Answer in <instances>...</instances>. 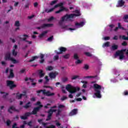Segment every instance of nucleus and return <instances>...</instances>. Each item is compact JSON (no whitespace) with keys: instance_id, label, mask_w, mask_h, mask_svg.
I'll return each mask as SVG.
<instances>
[{"instance_id":"nucleus-16","label":"nucleus","mask_w":128,"mask_h":128,"mask_svg":"<svg viewBox=\"0 0 128 128\" xmlns=\"http://www.w3.org/2000/svg\"><path fill=\"white\" fill-rule=\"evenodd\" d=\"M12 56V54H10V52H7L5 55V58L6 60H10L12 58L10 56Z\"/></svg>"},{"instance_id":"nucleus-46","label":"nucleus","mask_w":128,"mask_h":128,"mask_svg":"<svg viewBox=\"0 0 128 128\" xmlns=\"http://www.w3.org/2000/svg\"><path fill=\"white\" fill-rule=\"evenodd\" d=\"M74 60H78V54H74Z\"/></svg>"},{"instance_id":"nucleus-52","label":"nucleus","mask_w":128,"mask_h":128,"mask_svg":"<svg viewBox=\"0 0 128 128\" xmlns=\"http://www.w3.org/2000/svg\"><path fill=\"white\" fill-rule=\"evenodd\" d=\"M32 122L30 121V122H29L27 124H28V126H30V128H32Z\"/></svg>"},{"instance_id":"nucleus-56","label":"nucleus","mask_w":128,"mask_h":128,"mask_svg":"<svg viewBox=\"0 0 128 128\" xmlns=\"http://www.w3.org/2000/svg\"><path fill=\"white\" fill-rule=\"evenodd\" d=\"M26 72V69H23V70H21L19 73L20 74H24V72Z\"/></svg>"},{"instance_id":"nucleus-58","label":"nucleus","mask_w":128,"mask_h":128,"mask_svg":"<svg viewBox=\"0 0 128 128\" xmlns=\"http://www.w3.org/2000/svg\"><path fill=\"white\" fill-rule=\"evenodd\" d=\"M112 40H118V38L117 36H114V37L112 38Z\"/></svg>"},{"instance_id":"nucleus-14","label":"nucleus","mask_w":128,"mask_h":128,"mask_svg":"<svg viewBox=\"0 0 128 128\" xmlns=\"http://www.w3.org/2000/svg\"><path fill=\"white\" fill-rule=\"evenodd\" d=\"M12 110H13V112H18L20 110L18 109H16V107L14 106H11L10 107V108L8 109V112H10V114H12Z\"/></svg>"},{"instance_id":"nucleus-20","label":"nucleus","mask_w":128,"mask_h":128,"mask_svg":"<svg viewBox=\"0 0 128 128\" xmlns=\"http://www.w3.org/2000/svg\"><path fill=\"white\" fill-rule=\"evenodd\" d=\"M84 22H81L80 23L78 22H76L75 24V26H84Z\"/></svg>"},{"instance_id":"nucleus-28","label":"nucleus","mask_w":128,"mask_h":128,"mask_svg":"<svg viewBox=\"0 0 128 128\" xmlns=\"http://www.w3.org/2000/svg\"><path fill=\"white\" fill-rule=\"evenodd\" d=\"M124 2L122 0H120L118 1V5L120 6H124Z\"/></svg>"},{"instance_id":"nucleus-24","label":"nucleus","mask_w":128,"mask_h":128,"mask_svg":"<svg viewBox=\"0 0 128 128\" xmlns=\"http://www.w3.org/2000/svg\"><path fill=\"white\" fill-rule=\"evenodd\" d=\"M118 48V46L116 44L112 45L111 48L112 50H116Z\"/></svg>"},{"instance_id":"nucleus-17","label":"nucleus","mask_w":128,"mask_h":128,"mask_svg":"<svg viewBox=\"0 0 128 128\" xmlns=\"http://www.w3.org/2000/svg\"><path fill=\"white\" fill-rule=\"evenodd\" d=\"M42 124L44 126V128H56V126H54V125L51 124L50 126H48V123H44V122H42Z\"/></svg>"},{"instance_id":"nucleus-12","label":"nucleus","mask_w":128,"mask_h":128,"mask_svg":"<svg viewBox=\"0 0 128 128\" xmlns=\"http://www.w3.org/2000/svg\"><path fill=\"white\" fill-rule=\"evenodd\" d=\"M48 118L46 119V122H48V120H52V116L54 114L52 113V109H50L48 112Z\"/></svg>"},{"instance_id":"nucleus-31","label":"nucleus","mask_w":128,"mask_h":128,"mask_svg":"<svg viewBox=\"0 0 128 128\" xmlns=\"http://www.w3.org/2000/svg\"><path fill=\"white\" fill-rule=\"evenodd\" d=\"M70 54H68L65 55H64L62 56V58H66V60H68V58H70Z\"/></svg>"},{"instance_id":"nucleus-38","label":"nucleus","mask_w":128,"mask_h":128,"mask_svg":"<svg viewBox=\"0 0 128 128\" xmlns=\"http://www.w3.org/2000/svg\"><path fill=\"white\" fill-rule=\"evenodd\" d=\"M118 28H120V30H124V28L122 26V25L120 24V23H118Z\"/></svg>"},{"instance_id":"nucleus-51","label":"nucleus","mask_w":128,"mask_h":128,"mask_svg":"<svg viewBox=\"0 0 128 128\" xmlns=\"http://www.w3.org/2000/svg\"><path fill=\"white\" fill-rule=\"evenodd\" d=\"M68 78L66 77L62 78V82H68Z\"/></svg>"},{"instance_id":"nucleus-50","label":"nucleus","mask_w":128,"mask_h":128,"mask_svg":"<svg viewBox=\"0 0 128 128\" xmlns=\"http://www.w3.org/2000/svg\"><path fill=\"white\" fill-rule=\"evenodd\" d=\"M75 62L76 64H82V60L78 59Z\"/></svg>"},{"instance_id":"nucleus-25","label":"nucleus","mask_w":128,"mask_h":128,"mask_svg":"<svg viewBox=\"0 0 128 128\" xmlns=\"http://www.w3.org/2000/svg\"><path fill=\"white\" fill-rule=\"evenodd\" d=\"M62 112V109H58L57 110V112L56 113V116L58 118V116H60Z\"/></svg>"},{"instance_id":"nucleus-61","label":"nucleus","mask_w":128,"mask_h":128,"mask_svg":"<svg viewBox=\"0 0 128 128\" xmlns=\"http://www.w3.org/2000/svg\"><path fill=\"white\" fill-rule=\"evenodd\" d=\"M33 18H34V15H32L31 16H28V18L29 20H32Z\"/></svg>"},{"instance_id":"nucleus-54","label":"nucleus","mask_w":128,"mask_h":128,"mask_svg":"<svg viewBox=\"0 0 128 128\" xmlns=\"http://www.w3.org/2000/svg\"><path fill=\"white\" fill-rule=\"evenodd\" d=\"M62 28L63 30H68V26L66 25H64L62 26Z\"/></svg>"},{"instance_id":"nucleus-6","label":"nucleus","mask_w":128,"mask_h":128,"mask_svg":"<svg viewBox=\"0 0 128 128\" xmlns=\"http://www.w3.org/2000/svg\"><path fill=\"white\" fill-rule=\"evenodd\" d=\"M40 92H42L44 95L46 96H54V93H51L50 91H47L46 90H40L36 91V94H40Z\"/></svg>"},{"instance_id":"nucleus-30","label":"nucleus","mask_w":128,"mask_h":128,"mask_svg":"<svg viewBox=\"0 0 128 128\" xmlns=\"http://www.w3.org/2000/svg\"><path fill=\"white\" fill-rule=\"evenodd\" d=\"M12 54L14 56H18V52H16V50H14V49H12Z\"/></svg>"},{"instance_id":"nucleus-59","label":"nucleus","mask_w":128,"mask_h":128,"mask_svg":"<svg viewBox=\"0 0 128 128\" xmlns=\"http://www.w3.org/2000/svg\"><path fill=\"white\" fill-rule=\"evenodd\" d=\"M123 94L124 96H128V90L124 91Z\"/></svg>"},{"instance_id":"nucleus-35","label":"nucleus","mask_w":128,"mask_h":128,"mask_svg":"<svg viewBox=\"0 0 128 128\" xmlns=\"http://www.w3.org/2000/svg\"><path fill=\"white\" fill-rule=\"evenodd\" d=\"M58 58H60V56L58 55L54 56L53 57L54 60H58Z\"/></svg>"},{"instance_id":"nucleus-15","label":"nucleus","mask_w":128,"mask_h":128,"mask_svg":"<svg viewBox=\"0 0 128 128\" xmlns=\"http://www.w3.org/2000/svg\"><path fill=\"white\" fill-rule=\"evenodd\" d=\"M78 114V109L74 108L73 109L69 114V116H76Z\"/></svg>"},{"instance_id":"nucleus-44","label":"nucleus","mask_w":128,"mask_h":128,"mask_svg":"<svg viewBox=\"0 0 128 128\" xmlns=\"http://www.w3.org/2000/svg\"><path fill=\"white\" fill-rule=\"evenodd\" d=\"M57 2H58V0H53L51 2L50 4V6H54V4H56Z\"/></svg>"},{"instance_id":"nucleus-41","label":"nucleus","mask_w":128,"mask_h":128,"mask_svg":"<svg viewBox=\"0 0 128 128\" xmlns=\"http://www.w3.org/2000/svg\"><path fill=\"white\" fill-rule=\"evenodd\" d=\"M66 108V106L64 105H62V104H60L58 106V109L60 110V108Z\"/></svg>"},{"instance_id":"nucleus-62","label":"nucleus","mask_w":128,"mask_h":128,"mask_svg":"<svg viewBox=\"0 0 128 128\" xmlns=\"http://www.w3.org/2000/svg\"><path fill=\"white\" fill-rule=\"evenodd\" d=\"M81 82L82 84H88V82L84 81V80H82Z\"/></svg>"},{"instance_id":"nucleus-3","label":"nucleus","mask_w":128,"mask_h":128,"mask_svg":"<svg viewBox=\"0 0 128 128\" xmlns=\"http://www.w3.org/2000/svg\"><path fill=\"white\" fill-rule=\"evenodd\" d=\"M94 88L96 92L94 93V96L98 98H102V94H100V90H102V86L97 84H94Z\"/></svg>"},{"instance_id":"nucleus-23","label":"nucleus","mask_w":128,"mask_h":128,"mask_svg":"<svg viewBox=\"0 0 128 128\" xmlns=\"http://www.w3.org/2000/svg\"><path fill=\"white\" fill-rule=\"evenodd\" d=\"M22 94H20L19 92L16 94V98H17V100H22Z\"/></svg>"},{"instance_id":"nucleus-45","label":"nucleus","mask_w":128,"mask_h":128,"mask_svg":"<svg viewBox=\"0 0 128 128\" xmlns=\"http://www.w3.org/2000/svg\"><path fill=\"white\" fill-rule=\"evenodd\" d=\"M96 78V76H87L84 77V78Z\"/></svg>"},{"instance_id":"nucleus-22","label":"nucleus","mask_w":128,"mask_h":128,"mask_svg":"<svg viewBox=\"0 0 128 128\" xmlns=\"http://www.w3.org/2000/svg\"><path fill=\"white\" fill-rule=\"evenodd\" d=\"M30 106H32L30 102H28L27 104H26L25 106H23V108H26V110H27V108H30Z\"/></svg>"},{"instance_id":"nucleus-11","label":"nucleus","mask_w":128,"mask_h":128,"mask_svg":"<svg viewBox=\"0 0 128 128\" xmlns=\"http://www.w3.org/2000/svg\"><path fill=\"white\" fill-rule=\"evenodd\" d=\"M68 49H66V48L64 47L61 46L59 48L60 52H58L56 51V54H62V52H66V51Z\"/></svg>"},{"instance_id":"nucleus-34","label":"nucleus","mask_w":128,"mask_h":128,"mask_svg":"<svg viewBox=\"0 0 128 128\" xmlns=\"http://www.w3.org/2000/svg\"><path fill=\"white\" fill-rule=\"evenodd\" d=\"M36 58H38L37 56H34L32 57V58L28 61V62H34V60H36Z\"/></svg>"},{"instance_id":"nucleus-42","label":"nucleus","mask_w":128,"mask_h":128,"mask_svg":"<svg viewBox=\"0 0 128 128\" xmlns=\"http://www.w3.org/2000/svg\"><path fill=\"white\" fill-rule=\"evenodd\" d=\"M14 26H18V27L20 26V21H18V20L16 21L15 22Z\"/></svg>"},{"instance_id":"nucleus-53","label":"nucleus","mask_w":128,"mask_h":128,"mask_svg":"<svg viewBox=\"0 0 128 128\" xmlns=\"http://www.w3.org/2000/svg\"><path fill=\"white\" fill-rule=\"evenodd\" d=\"M68 99V97L65 96H63L62 98H61V100H62V102H64V100H67Z\"/></svg>"},{"instance_id":"nucleus-47","label":"nucleus","mask_w":128,"mask_h":128,"mask_svg":"<svg viewBox=\"0 0 128 128\" xmlns=\"http://www.w3.org/2000/svg\"><path fill=\"white\" fill-rule=\"evenodd\" d=\"M12 128H18V124L16 123H14L12 126Z\"/></svg>"},{"instance_id":"nucleus-19","label":"nucleus","mask_w":128,"mask_h":128,"mask_svg":"<svg viewBox=\"0 0 128 128\" xmlns=\"http://www.w3.org/2000/svg\"><path fill=\"white\" fill-rule=\"evenodd\" d=\"M40 64H44V54H40Z\"/></svg>"},{"instance_id":"nucleus-48","label":"nucleus","mask_w":128,"mask_h":128,"mask_svg":"<svg viewBox=\"0 0 128 128\" xmlns=\"http://www.w3.org/2000/svg\"><path fill=\"white\" fill-rule=\"evenodd\" d=\"M84 54L87 56H92V54H90V52H85Z\"/></svg>"},{"instance_id":"nucleus-9","label":"nucleus","mask_w":128,"mask_h":128,"mask_svg":"<svg viewBox=\"0 0 128 128\" xmlns=\"http://www.w3.org/2000/svg\"><path fill=\"white\" fill-rule=\"evenodd\" d=\"M54 24H44L40 27H37V30H40V28H52Z\"/></svg>"},{"instance_id":"nucleus-63","label":"nucleus","mask_w":128,"mask_h":128,"mask_svg":"<svg viewBox=\"0 0 128 128\" xmlns=\"http://www.w3.org/2000/svg\"><path fill=\"white\" fill-rule=\"evenodd\" d=\"M48 106H50V104H46V106H44V108H48Z\"/></svg>"},{"instance_id":"nucleus-37","label":"nucleus","mask_w":128,"mask_h":128,"mask_svg":"<svg viewBox=\"0 0 128 128\" xmlns=\"http://www.w3.org/2000/svg\"><path fill=\"white\" fill-rule=\"evenodd\" d=\"M80 78V76H74L72 77L71 80H76V78Z\"/></svg>"},{"instance_id":"nucleus-40","label":"nucleus","mask_w":128,"mask_h":128,"mask_svg":"<svg viewBox=\"0 0 128 128\" xmlns=\"http://www.w3.org/2000/svg\"><path fill=\"white\" fill-rule=\"evenodd\" d=\"M84 70H88V68H90V66H88V64H85L84 65Z\"/></svg>"},{"instance_id":"nucleus-29","label":"nucleus","mask_w":128,"mask_h":128,"mask_svg":"<svg viewBox=\"0 0 128 128\" xmlns=\"http://www.w3.org/2000/svg\"><path fill=\"white\" fill-rule=\"evenodd\" d=\"M14 70H10V74L9 78H14Z\"/></svg>"},{"instance_id":"nucleus-10","label":"nucleus","mask_w":128,"mask_h":128,"mask_svg":"<svg viewBox=\"0 0 128 128\" xmlns=\"http://www.w3.org/2000/svg\"><path fill=\"white\" fill-rule=\"evenodd\" d=\"M32 114H33V112L32 111V112H26L24 114V116H20V118H21V120H27L28 119V116H32Z\"/></svg>"},{"instance_id":"nucleus-33","label":"nucleus","mask_w":128,"mask_h":128,"mask_svg":"<svg viewBox=\"0 0 128 128\" xmlns=\"http://www.w3.org/2000/svg\"><path fill=\"white\" fill-rule=\"evenodd\" d=\"M54 70V67H52V66H48L46 68V70Z\"/></svg>"},{"instance_id":"nucleus-55","label":"nucleus","mask_w":128,"mask_h":128,"mask_svg":"<svg viewBox=\"0 0 128 128\" xmlns=\"http://www.w3.org/2000/svg\"><path fill=\"white\" fill-rule=\"evenodd\" d=\"M122 46H128V42H126V41H124L122 44Z\"/></svg>"},{"instance_id":"nucleus-39","label":"nucleus","mask_w":128,"mask_h":128,"mask_svg":"<svg viewBox=\"0 0 128 128\" xmlns=\"http://www.w3.org/2000/svg\"><path fill=\"white\" fill-rule=\"evenodd\" d=\"M10 60H12L13 64H18V62L16 60V59L14 58H12Z\"/></svg>"},{"instance_id":"nucleus-64","label":"nucleus","mask_w":128,"mask_h":128,"mask_svg":"<svg viewBox=\"0 0 128 128\" xmlns=\"http://www.w3.org/2000/svg\"><path fill=\"white\" fill-rule=\"evenodd\" d=\"M16 48H18V45L15 44V45L13 46V50H16Z\"/></svg>"},{"instance_id":"nucleus-1","label":"nucleus","mask_w":128,"mask_h":128,"mask_svg":"<svg viewBox=\"0 0 128 128\" xmlns=\"http://www.w3.org/2000/svg\"><path fill=\"white\" fill-rule=\"evenodd\" d=\"M56 8H60V10H59L58 11L56 12V14H60V12H68V8H66L64 7V3L60 2L54 6V8H52L50 9L47 12H53V10Z\"/></svg>"},{"instance_id":"nucleus-27","label":"nucleus","mask_w":128,"mask_h":128,"mask_svg":"<svg viewBox=\"0 0 128 128\" xmlns=\"http://www.w3.org/2000/svg\"><path fill=\"white\" fill-rule=\"evenodd\" d=\"M108 46H110V42H107L105 43H104L102 45V47L103 48H108Z\"/></svg>"},{"instance_id":"nucleus-60","label":"nucleus","mask_w":128,"mask_h":128,"mask_svg":"<svg viewBox=\"0 0 128 128\" xmlns=\"http://www.w3.org/2000/svg\"><path fill=\"white\" fill-rule=\"evenodd\" d=\"M22 94V96H26V92L24 91Z\"/></svg>"},{"instance_id":"nucleus-7","label":"nucleus","mask_w":128,"mask_h":128,"mask_svg":"<svg viewBox=\"0 0 128 128\" xmlns=\"http://www.w3.org/2000/svg\"><path fill=\"white\" fill-rule=\"evenodd\" d=\"M6 86L10 88V90H14V88H16V86L14 84V82L10 80H8L6 81Z\"/></svg>"},{"instance_id":"nucleus-18","label":"nucleus","mask_w":128,"mask_h":128,"mask_svg":"<svg viewBox=\"0 0 128 128\" xmlns=\"http://www.w3.org/2000/svg\"><path fill=\"white\" fill-rule=\"evenodd\" d=\"M38 76L40 78H44V70H38Z\"/></svg>"},{"instance_id":"nucleus-43","label":"nucleus","mask_w":128,"mask_h":128,"mask_svg":"<svg viewBox=\"0 0 128 128\" xmlns=\"http://www.w3.org/2000/svg\"><path fill=\"white\" fill-rule=\"evenodd\" d=\"M6 124L8 126H10V124H12V122H10V120H7L6 122Z\"/></svg>"},{"instance_id":"nucleus-26","label":"nucleus","mask_w":128,"mask_h":128,"mask_svg":"<svg viewBox=\"0 0 128 128\" xmlns=\"http://www.w3.org/2000/svg\"><path fill=\"white\" fill-rule=\"evenodd\" d=\"M128 14L124 15L123 17V20L124 22H128Z\"/></svg>"},{"instance_id":"nucleus-4","label":"nucleus","mask_w":128,"mask_h":128,"mask_svg":"<svg viewBox=\"0 0 128 128\" xmlns=\"http://www.w3.org/2000/svg\"><path fill=\"white\" fill-rule=\"evenodd\" d=\"M66 90L68 92H69L70 94H74L77 90H80V88H76L72 86L70 84H68L66 86Z\"/></svg>"},{"instance_id":"nucleus-5","label":"nucleus","mask_w":128,"mask_h":128,"mask_svg":"<svg viewBox=\"0 0 128 128\" xmlns=\"http://www.w3.org/2000/svg\"><path fill=\"white\" fill-rule=\"evenodd\" d=\"M36 106H38L34 108L32 112H33L34 115H36V116H38V115L36 114L38 112H40V108H42L44 106L42 105V102H40V101L37 102Z\"/></svg>"},{"instance_id":"nucleus-13","label":"nucleus","mask_w":128,"mask_h":128,"mask_svg":"<svg viewBox=\"0 0 128 128\" xmlns=\"http://www.w3.org/2000/svg\"><path fill=\"white\" fill-rule=\"evenodd\" d=\"M58 74V72H51L49 74V76L50 78H56Z\"/></svg>"},{"instance_id":"nucleus-8","label":"nucleus","mask_w":128,"mask_h":128,"mask_svg":"<svg viewBox=\"0 0 128 128\" xmlns=\"http://www.w3.org/2000/svg\"><path fill=\"white\" fill-rule=\"evenodd\" d=\"M126 50L124 49L121 50L117 51L115 56H119L120 60H123L124 58V52H126Z\"/></svg>"},{"instance_id":"nucleus-36","label":"nucleus","mask_w":128,"mask_h":128,"mask_svg":"<svg viewBox=\"0 0 128 128\" xmlns=\"http://www.w3.org/2000/svg\"><path fill=\"white\" fill-rule=\"evenodd\" d=\"M54 40V36H50L47 39L48 42H52V40Z\"/></svg>"},{"instance_id":"nucleus-57","label":"nucleus","mask_w":128,"mask_h":128,"mask_svg":"<svg viewBox=\"0 0 128 128\" xmlns=\"http://www.w3.org/2000/svg\"><path fill=\"white\" fill-rule=\"evenodd\" d=\"M110 39V36H105L104 37V40H108Z\"/></svg>"},{"instance_id":"nucleus-2","label":"nucleus","mask_w":128,"mask_h":128,"mask_svg":"<svg viewBox=\"0 0 128 128\" xmlns=\"http://www.w3.org/2000/svg\"><path fill=\"white\" fill-rule=\"evenodd\" d=\"M75 12L76 14H66V16L62 17V22H64V20H68L70 18H74V16H80V13L78 10H76Z\"/></svg>"},{"instance_id":"nucleus-49","label":"nucleus","mask_w":128,"mask_h":128,"mask_svg":"<svg viewBox=\"0 0 128 128\" xmlns=\"http://www.w3.org/2000/svg\"><path fill=\"white\" fill-rule=\"evenodd\" d=\"M54 20V16H51L48 20V22H52V20Z\"/></svg>"},{"instance_id":"nucleus-21","label":"nucleus","mask_w":128,"mask_h":128,"mask_svg":"<svg viewBox=\"0 0 128 128\" xmlns=\"http://www.w3.org/2000/svg\"><path fill=\"white\" fill-rule=\"evenodd\" d=\"M46 34H48V31H44L41 34H40L38 36L40 38H44V36Z\"/></svg>"},{"instance_id":"nucleus-32","label":"nucleus","mask_w":128,"mask_h":128,"mask_svg":"<svg viewBox=\"0 0 128 128\" xmlns=\"http://www.w3.org/2000/svg\"><path fill=\"white\" fill-rule=\"evenodd\" d=\"M45 80H46V82H44V84H48V82H50V79H48V76H46Z\"/></svg>"}]
</instances>
